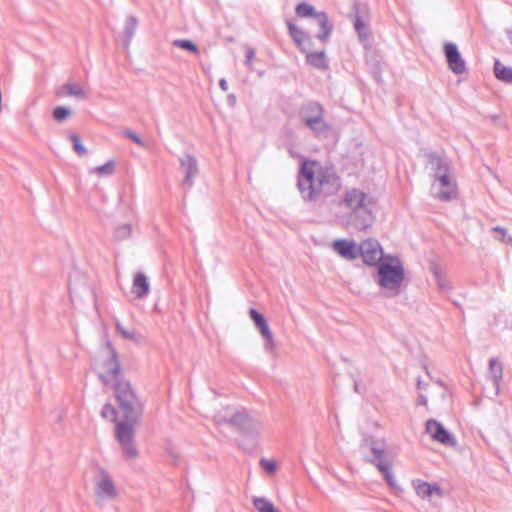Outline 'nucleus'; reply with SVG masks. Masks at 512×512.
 <instances>
[{
  "mask_svg": "<svg viewBox=\"0 0 512 512\" xmlns=\"http://www.w3.org/2000/svg\"><path fill=\"white\" fill-rule=\"evenodd\" d=\"M106 389L114 392L120 406V413L117 412L114 406L107 403L102 409V417L116 424L118 441L128 456L135 457L137 451L133 445V435L138 421V415L134 409L137 399L136 394L130 383L123 378L111 384L110 387H106Z\"/></svg>",
  "mask_w": 512,
  "mask_h": 512,
  "instance_id": "f257e3e1",
  "label": "nucleus"
},
{
  "mask_svg": "<svg viewBox=\"0 0 512 512\" xmlns=\"http://www.w3.org/2000/svg\"><path fill=\"white\" fill-rule=\"evenodd\" d=\"M298 188L306 199L313 200L336 194L341 188V180L320 162L304 160L299 171Z\"/></svg>",
  "mask_w": 512,
  "mask_h": 512,
  "instance_id": "f03ea898",
  "label": "nucleus"
},
{
  "mask_svg": "<svg viewBox=\"0 0 512 512\" xmlns=\"http://www.w3.org/2000/svg\"><path fill=\"white\" fill-rule=\"evenodd\" d=\"M378 277V283L381 287L397 290L404 279V271L401 262L392 257L384 258L378 267Z\"/></svg>",
  "mask_w": 512,
  "mask_h": 512,
  "instance_id": "7ed1b4c3",
  "label": "nucleus"
},
{
  "mask_svg": "<svg viewBox=\"0 0 512 512\" xmlns=\"http://www.w3.org/2000/svg\"><path fill=\"white\" fill-rule=\"evenodd\" d=\"M95 370L105 387H110L111 384L122 378L118 360L112 351L101 356L96 362Z\"/></svg>",
  "mask_w": 512,
  "mask_h": 512,
  "instance_id": "20e7f679",
  "label": "nucleus"
},
{
  "mask_svg": "<svg viewBox=\"0 0 512 512\" xmlns=\"http://www.w3.org/2000/svg\"><path fill=\"white\" fill-rule=\"evenodd\" d=\"M342 202L352 212L357 213L359 211H364L367 212L370 216V207L375 204L373 197L357 188H352L346 191Z\"/></svg>",
  "mask_w": 512,
  "mask_h": 512,
  "instance_id": "39448f33",
  "label": "nucleus"
},
{
  "mask_svg": "<svg viewBox=\"0 0 512 512\" xmlns=\"http://www.w3.org/2000/svg\"><path fill=\"white\" fill-rule=\"evenodd\" d=\"M296 14L299 17H313L316 24L319 27V34L317 37L324 41L326 40L332 30V27L328 23V17L324 12H315L314 7L307 3H300L296 7Z\"/></svg>",
  "mask_w": 512,
  "mask_h": 512,
  "instance_id": "423d86ee",
  "label": "nucleus"
},
{
  "mask_svg": "<svg viewBox=\"0 0 512 512\" xmlns=\"http://www.w3.org/2000/svg\"><path fill=\"white\" fill-rule=\"evenodd\" d=\"M302 117L305 124L316 133L329 130V125L323 119V108L317 103H310L303 107Z\"/></svg>",
  "mask_w": 512,
  "mask_h": 512,
  "instance_id": "0eeeda50",
  "label": "nucleus"
},
{
  "mask_svg": "<svg viewBox=\"0 0 512 512\" xmlns=\"http://www.w3.org/2000/svg\"><path fill=\"white\" fill-rule=\"evenodd\" d=\"M359 255L364 263L371 266L380 264L383 260V250L378 241L374 239H367L360 244Z\"/></svg>",
  "mask_w": 512,
  "mask_h": 512,
  "instance_id": "6e6552de",
  "label": "nucleus"
},
{
  "mask_svg": "<svg viewBox=\"0 0 512 512\" xmlns=\"http://www.w3.org/2000/svg\"><path fill=\"white\" fill-rule=\"evenodd\" d=\"M426 431L429 436L442 445L455 446V438L443 427V425L435 420H429L426 423Z\"/></svg>",
  "mask_w": 512,
  "mask_h": 512,
  "instance_id": "1a4fd4ad",
  "label": "nucleus"
},
{
  "mask_svg": "<svg viewBox=\"0 0 512 512\" xmlns=\"http://www.w3.org/2000/svg\"><path fill=\"white\" fill-rule=\"evenodd\" d=\"M444 54L451 71L455 74H462L465 72V61L454 43H445Z\"/></svg>",
  "mask_w": 512,
  "mask_h": 512,
  "instance_id": "9d476101",
  "label": "nucleus"
},
{
  "mask_svg": "<svg viewBox=\"0 0 512 512\" xmlns=\"http://www.w3.org/2000/svg\"><path fill=\"white\" fill-rule=\"evenodd\" d=\"M96 493L102 498H111L116 495V488L109 475L102 469L96 475Z\"/></svg>",
  "mask_w": 512,
  "mask_h": 512,
  "instance_id": "9b49d317",
  "label": "nucleus"
},
{
  "mask_svg": "<svg viewBox=\"0 0 512 512\" xmlns=\"http://www.w3.org/2000/svg\"><path fill=\"white\" fill-rule=\"evenodd\" d=\"M438 181L440 184V190L437 194L438 198L444 201L450 200L456 196L457 188L445 167L443 173L439 175Z\"/></svg>",
  "mask_w": 512,
  "mask_h": 512,
  "instance_id": "f8f14e48",
  "label": "nucleus"
},
{
  "mask_svg": "<svg viewBox=\"0 0 512 512\" xmlns=\"http://www.w3.org/2000/svg\"><path fill=\"white\" fill-rule=\"evenodd\" d=\"M333 249L347 260H354L359 256V246L354 241L346 239L337 240L333 243Z\"/></svg>",
  "mask_w": 512,
  "mask_h": 512,
  "instance_id": "ddd939ff",
  "label": "nucleus"
},
{
  "mask_svg": "<svg viewBox=\"0 0 512 512\" xmlns=\"http://www.w3.org/2000/svg\"><path fill=\"white\" fill-rule=\"evenodd\" d=\"M132 292L137 298H144L150 292V285L147 277L139 272L133 279Z\"/></svg>",
  "mask_w": 512,
  "mask_h": 512,
  "instance_id": "4468645a",
  "label": "nucleus"
},
{
  "mask_svg": "<svg viewBox=\"0 0 512 512\" xmlns=\"http://www.w3.org/2000/svg\"><path fill=\"white\" fill-rule=\"evenodd\" d=\"M250 317L253 320L254 324L259 328L262 336L267 339L271 340L272 334L269 329V326L267 324L266 319L261 315L257 310L250 309L249 311Z\"/></svg>",
  "mask_w": 512,
  "mask_h": 512,
  "instance_id": "2eb2a0df",
  "label": "nucleus"
},
{
  "mask_svg": "<svg viewBox=\"0 0 512 512\" xmlns=\"http://www.w3.org/2000/svg\"><path fill=\"white\" fill-rule=\"evenodd\" d=\"M416 493L421 498H431L433 495L441 496L440 488L426 482H417L415 485Z\"/></svg>",
  "mask_w": 512,
  "mask_h": 512,
  "instance_id": "dca6fc26",
  "label": "nucleus"
},
{
  "mask_svg": "<svg viewBox=\"0 0 512 512\" xmlns=\"http://www.w3.org/2000/svg\"><path fill=\"white\" fill-rule=\"evenodd\" d=\"M494 75L498 80L512 84V68L503 65L499 60L494 63Z\"/></svg>",
  "mask_w": 512,
  "mask_h": 512,
  "instance_id": "f3484780",
  "label": "nucleus"
},
{
  "mask_svg": "<svg viewBox=\"0 0 512 512\" xmlns=\"http://www.w3.org/2000/svg\"><path fill=\"white\" fill-rule=\"evenodd\" d=\"M61 93L63 95L73 96V97H77V98H85L86 97L85 89L82 86H80L78 84H74V83L64 84L61 88Z\"/></svg>",
  "mask_w": 512,
  "mask_h": 512,
  "instance_id": "a211bd4d",
  "label": "nucleus"
},
{
  "mask_svg": "<svg viewBox=\"0 0 512 512\" xmlns=\"http://www.w3.org/2000/svg\"><path fill=\"white\" fill-rule=\"evenodd\" d=\"M307 62L316 68L325 69L327 68L326 58L324 52L309 53L306 56Z\"/></svg>",
  "mask_w": 512,
  "mask_h": 512,
  "instance_id": "6ab92c4d",
  "label": "nucleus"
},
{
  "mask_svg": "<svg viewBox=\"0 0 512 512\" xmlns=\"http://www.w3.org/2000/svg\"><path fill=\"white\" fill-rule=\"evenodd\" d=\"M253 505L258 512H279L273 503L265 498L255 497L253 499Z\"/></svg>",
  "mask_w": 512,
  "mask_h": 512,
  "instance_id": "aec40b11",
  "label": "nucleus"
},
{
  "mask_svg": "<svg viewBox=\"0 0 512 512\" xmlns=\"http://www.w3.org/2000/svg\"><path fill=\"white\" fill-rule=\"evenodd\" d=\"M374 453L376 454V459L380 460V458L382 456V452L378 451V450H374ZM376 465H377L378 469L380 470V472L384 475V477L386 478L388 483L391 486H394L395 485V481H394V477L392 476L391 472L389 471V465L388 464H384L381 461L376 463Z\"/></svg>",
  "mask_w": 512,
  "mask_h": 512,
  "instance_id": "412c9836",
  "label": "nucleus"
},
{
  "mask_svg": "<svg viewBox=\"0 0 512 512\" xmlns=\"http://www.w3.org/2000/svg\"><path fill=\"white\" fill-rule=\"evenodd\" d=\"M288 28H289L290 35L292 36L294 41L297 43V45L300 46L303 50H305V46H304L305 35L302 32V30L299 29L296 25H294L291 22H288Z\"/></svg>",
  "mask_w": 512,
  "mask_h": 512,
  "instance_id": "4be33fe9",
  "label": "nucleus"
},
{
  "mask_svg": "<svg viewBox=\"0 0 512 512\" xmlns=\"http://www.w3.org/2000/svg\"><path fill=\"white\" fill-rule=\"evenodd\" d=\"M181 164L186 168V175L189 180L196 173V161L193 157L186 156L181 160Z\"/></svg>",
  "mask_w": 512,
  "mask_h": 512,
  "instance_id": "5701e85b",
  "label": "nucleus"
},
{
  "mask_svg": "<svg viewBox=\"0 0 512 512\" xmlns=\"http://www.w3.org/2000/svg\"><path fill=\"white\" fill-rule=\"evenodd\" d=\"M173 45L177 46V47H179L181 49L188 50V51H190L192 53H197L198 52L197 46L194 43H192L191 41H189V40H185V39L175 40L173 42Z\"/></svg>",
  "mask_w": 512,
  "mask_h": 512,
  "instance_id": "b1692460",
  "label": "nucleus"
},
{
  "mask_svg": "<svg viewBox=\"0 0 512 512\" xmlns=\"http://www.w3.org/2000/svg\"><path fill=\"white\" fill-rule=\"evenodd\" d=\"M69 116H70V110L63 106H59V107L55 108L53 111V117L57 121H63L66 118H68Z\"/></svg>",
  "mask_w": 512,
  "mask_h": 512,
  "instance_id": "393cba45",
  "label": "nucleus"
},
{
  "mask_svg": "<svg viewBox=\"0 0 512 512\" xmlns=\"http://www.w3.org/2000/svg\"><path fill=\"white\" fill-rule=\"evenodd\" d=\"M70 139L73 143L74 150L77 154H79V155L86 154V152H87L86 148L82 145L81 139L79 136L73 134V135H71Z\"/></svg>",
  "mask_w": 512,
  "mask_h": 512,
  "instance_id": "a878e982",
  "label": "nucleus"
},
{
  "mask_svg": "<svg viewBox=\"0 0 512 512\" xmlns=\"http://www.w3.org/2000/svg\"><path fill=\"white\" fill-rule=\"evenodd\" d=\"M113 169H114V163H113V161H109L102 166L94 168L93 172L98 175L111 174L113 172Z\"/></svg>",
  "mask_w": 512,
  "mask_h": 512,
  "instance_id": "bb28decb",
  "label": "nucleus"
},
{
  "mask_svg": "<svg viewBox=\"0 0 512 512\" xmlns=\"http://www.w3.org/2000/svg\"><path fill=\"white\" fill-rule=\"evenodd\" d=\"M260 464L268 473H274L276 470V463L273 460L262 459Z\"/></svg>",
  "mask_w": 512,
  "mask_h": 512,
  "instance_id": "cd10ccee",
  "label": "nucleus"
},
{
  "mask_svg": "<svg viewBox=\"0 0 512 512\" xmlns=\"http://www.w3.org/2000/svg\"><path fill=\"white\" fill-rule=\"evenodd\" d=\"M355 29L357 30V32L359 33V35L361 37L366 36L367 27H366L365 23L359 17L356 18V20H355Z\"/></svg>",
  "mask_w": 512,
  "mask_h": 512,
  "instance_id": "c85d7f7f",
  "label": "nucleus"
},
{
  "mask_svg": "<svg viewBox=\"0 0 512 512\" xmlns=\"http://www.w3.org/2000/svg\"><path fill=\"white\" fill-rule=\"evenodd\" d=\"M434 273H435V276H436V278H437V281H438V283H439L440 287H442V288L448 287V282H447V280H446L445 275H443V274H442L440 271H438V270H435V272H434Z\"/></svg>",
  "mask_w": 512,
  "mask_h": 512,
  "instance_id": "c756f323",
  "label": "nucleus"
},
{
  "mask_svg": "<svg viewBox=\"0 0 512 512\" xmlns=\"http://www.w3.org/2000/svg\"><path fill=\"white\" fill-rule=\"evenodd\" d=\"M117 329L124 338H127V339L135 338V334L132 331H128V330L124 329L122 325L117 324Z\"/></svg>",
  "mask_w": 512,
  "mask_h": 512,
  "instance_id": "7c9ffc66",
  "label": "nucleus"
},
{
  "mask_svg": "<svg viewBox=\"0 0 512 512\" xmlns=\"http://www.w3.org/2000/svg\"><path fill=\"white\" fill-rule=\"evenodd\" d=\"M130 138L133 139L136 143L141 144L140 138L135 134H129Z\"/></svg>",
  "mask_w": 512,
  "mask_h": 512,
  "instance_id": "2f4dec72",
  "label": "nucleus"
},
{
  "mask_svg": "<svg viewBox=\"0 0 512 512\" xmlns=\"http://www.w3.org/2000/svg\"><path fill=\"white\" fill-rule=\"evenodd\" d=\"M220 86L221 88L226 91L227 90V84H226V81L225 80H221L220 81Z\"/></svg>",
  "mask_w": 512,
  "mask_h": 512,
  "instance_id": "473e14b6",
  "label": "nucleus"
},
{
  "mask_svg": "<svg viewBox=\"0 0 512 512\" xmlns=\"http://www.w3.org/2000/svg\"><path fill=\"white\" fill-rule=\"evenodd\" d=\"M496 231H502L504 232V229H500V228H495Z\"/></svg>",
  "mask_w": 512,
  "mask_h": 512,
  "instance_id": "72a5a7b5",
  "label": "nucleus"
},
{
  "mask_svg": "<svg viewBox=\"0 0 512 512\" xmlns=\"http://www.w3.org/2000/svg\"><path fill=\"white\" fill-rule=\"evenodd\" d=\"M510 43L512 44V34L509 37Z\"/></svg>",
  "mask_w": 512,
  "mask_h": 512,
  "instance_id": "f704fd0d",
  "label": "nucleus"
}]
</instances>
